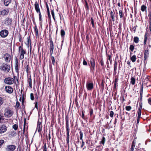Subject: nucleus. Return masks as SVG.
<instances>
[{
	"instance_id": "8fccbe9b",
	"label": "nucleus",
	"mask_w": 151,
	"mask_h": 151,
	"mask_svg": "<svg viewBox=\"0 0 151 151\" xmlns=\"http://www.w3.org/2000/svg\"><path fill=\"white\" fill-rule=\"evenodd\" d=\"M16 105L17 108H18L20 105V104L18 101L16 102Z\"/></svg>"
},
{
	"instance_id": "a18cd8bd",
	"label": "nucleus",
	"mask_w": 151,
	"mask_h": 151,
	"mask_svg": "<svg viewBox=\"0 0 151 151\" xmlns=\"http://www.w3.org/2000/svg\"><path fill=\"white\" fill-rule=\"evenodd\" d=\"M118 78L117 77L116 78L115 80L114 85H116V83L118 82Z\"/></svg>"
},
{
	"instance_id": "393cba45",
	"label": "nucleus",
	"mask_w": 151,
	"mask_h": 151,
	"mask_svg": "<svg viewBox=\"0 0 151 151\" xmlns=\"http://www.w3.org/2000/svg\"><path fill=\"white\" fill-rule=\"evenodd\" d=\"M136 56L134 55L131 57V60L133 62H134L136 61Z\"/></svg>"
},
{
	"instance_id": "c756f323",
	"label": "nucleus",
	"mask_w": 151,
	"mask_h": 151,
	"mask_svg": "<svg viewBox=\"0 0 151 151\" xmlns=\"http://www.w3.org/2000/svg\"><path fill=\"white\" fill-rule=\"evenodd\" d=\"M106 141V139L105 137H103L102 138V139L101 141L100 142V143H101L102 144H103V145H104V144L105 143V142Z\"/></svg>"
},
{
	"instance_id": "5fc2aeb1",
	"label": "nucleus",
	"mask_w": 151,
	"mask_h": 151,
	"mask_svg": "<svg viewBox=\"0 0 151 151\" xmlns=\"http://www.w3.org/2000/svg\"><path fill=\"white\" fill-rule=\"evenodd\" d=\"M35 107L37 109H38V106H37V102H36L35 104Z\"/></svg>"
},
{
	"instance_id": "bf43d9fd",
	"label": "nucleus",
	"mask_w": 151,
	"mask_h": 151,
	"mask_svg": "<svg viewBox=\"0 0 151 151\" xmlns=\"http://www.w3.org/2000/svg\"><path fill=\"white\" fill-rule=\"evenodd\" d=\"M101 65V66H103L104 65V63H103V61L102 60H101L100 61Z\"/></svg>"
},
{
	"instance_id": "4be33fe9",
	"label": "nucleus",
	"mask_w": 151,
	"mask_h": 151,
	"mask_svg": "<svg viewBox=\"0 0 151 151\" xmlns=\"http://www.w3.org/2000/svg\"><path fill=\"white\" fill-rule=\"evenodd\" d=\"M28 83L29 84V86L31 88H32V79L31 76H29V77H28Z\"/></svg>"
},
{
	"instance_id": "6ab92c4d",
	"label": "nucleus",
	"mask_w": 151,
	"mask_h": 151,
	"mask_svg": "<svg viewBox=\"0 0 151 151\" xmlns=\"http://www.w3.org/2000/svg\"><path fill=\"white\" fill-rule=\"evenodd\" d=\"M35 31V36L36 38L39 37L38 29H37V26L35 25L34 27Z\"/></svg>"
},
{
	"instance_id": "a211bd4d",
	"label": "nucleus",
	"mask_w": 151,
	"mask_h": 151,
	"mask_svg": "<svg viewBox=\"0 0 151 151\" xmlns=\"http://www.w3.org/2000/svg\"><path fill=\"white\" fill-rule=\"evenodd\" d=\"M69 131L66 132V141L68 146L69 145Z\"/></svg>"
},
{
	"instance_id": "774afa93",
	"label": "nucleus",
	"mask_w": 151,
	"mask_h": 151,
	"mask_svg": "<svg viewBox=\"0 0 151 151\" xmlns=\"http://www.w3.org/2000/svg\"><path fill=\"white\" fill-rule=\"evenodd\" d=\"M43 151H47L46 146H45V147L44 148Z\"/></svg>"
},
{
	"instance_id": "2eb2a0df",
	"label": "nucleus",
	"mask_w": 151,
	"mask_h": 151,
	"mask_svg": "<svg viewBox=\"0 0 151 151\" xmlns=\"http://www.w3.org/2000/svg\"><path fill=\"white\" fill-rule=\"evenodd\" d=\"M66 121V132L69 131V123H68V117L65 118Z\"/></svg>"
},
{
	"instance_id": "a19ab883",
	"label": "nucleus",
	"mask_w": 151,
	"mask_h": 151,
	"mask_svg": "<svg viewBox=\"0 0 151 151\" xmlns=\"http://www.w3.org/2000/svg\"><path fill=\"white\" fill-rule=\"evenodd\" d=\"M142 93H143V91H140V100H142Z\"/></svg>"
},
{
	"instance_id": "603ef678",
	"label": "nucleus",
	"mask_w": 151,
	"mask_h": 151,
	"mask_svg": "<svg viewBox=\"0 0 151 151\" xmlns=\"http://www.w3.org/2000/svg\"><path fill=\"white\" fill-rule=\"evenodd\" d=\"M135 146V143L134 141H133L131 147H134Z\"/></svg>"
},
{
	"instance_id": "c9c22d12",
	"label": "nucleus",
	"mask_w": 151,
	"mask_h": 151,
	"mask_svg": "<svg viewBox=\"0 0 151 151\" xmlns=\"http://www.w3.org/2000/svg\"><path fill=\"white\" fill-rule=\"evenodd\" d=\"M34 97L33 93L30 94V99L32 100H33L34 99Z\"/></svg>"
},
{
	"instance_id": "de8ad7c7",
	"label": "nucleus",
	"mask_w": 151,
	"mask_h": 151,
	"mask_svg": "<svg viewBox=\"0 0 151 151\" xmlns=\"http://www.w3.org/2000/svg\"><path fill=\"white\" fill-rule=\"evenodd\" d=\"M4 142V141L3 140H0V146L1 147Z\"/></svg>"
},
{
	"instance_id": "37998d69",
	"label": "nucleus",
	"mask_w": 151,
	"mask_h": 151,
	"mask_svg": "<svg viewBox=\"0 0 151 151\" xmlns=\"http://www.w3.org/2000/svg\"><path fill=\"white\" fill-rule=\"evenodd\" d=\"M93 113V110L92 109H91L90 111V115L91 116Z\"/></svg>"
},
{
	"instance_id": "338daca9",
	"label": "nucleus",
	"mask_w": 151,
	"mask_h": 151,
	"mask_svg": "<svg viewBox=\"0 0 151 151\" xmlns=\"http://www.w3.org/2000/svg\"><path fill=\"white\" fill-rule=\"evenodd\" d=\"M139 121V119H137V123L138 124Z\"/></svg>"
},
{
	"instance_id": "412c9836",
	"label": "nucleus",
	"mask_w": 151,
	"mask_h": 151,
	"mask_svg": "<svg viewBox=\"0 0 151 151\" xmlns=\"http://www.w3.org/2000/svg\"><path fill=\"white\" fill-rule=\"evenodd\" d=\"M110 15H111V17L112 19V20L113 21H114L115 20V18H114V14L115 13L114 12H113L112 11H111L110 13Z\"/></svg>"
},
{
	"instance_id": "09e8293b",
	"label": "nucleus",
	"mask_w": 151,
	"mask_h": 151,
	"mask_svg": "<svg viewBox=\"0 0 151 151\" xmlns=\"http://www.w3.org/2000/svg\"><path fill=\"white\" fill-rule=\"evenodd\" d=\"M148 103L151 105V98H149L148 99Z\"/></svg>"
},
{
	"instance_id": "49530a36",
	"label": "nucleus",
	"mask_w": 151,
	"mask_h": 151,
	"mask_svg": "<svg viewBox=\"0 0 151 151\" xmlns=\"http://www.w3.org/2000/svg\"><path fill=\"white\" fill-rule=\"evenodd\" d=\"M91 23L92 25V27H93L94 26V21L92 18H91Z\"/></svg>"
},
{
	"instance_id": "4468645a",
	"label": "nucleus",
	"mask_w": 151,
	"mask_h": 151,
	"mask_svg": "<svg viewBox=\"0 0 151 151\" xmlns=\"http://www.w3.org/2000/svg\"><path fill=\"white\" fill-rule=\"evenodd\" d=\"M12 20L9 18H7L5 20V23L7 25H10L12 23Z\"/></svg>"
},
{
	"instance_id": "9d476101",
	"label": "nucleus",
	"mask_w": 151,
	"mask_h": 151,
	"mask_svg": "<svg viewBox=\"0 0 151 151\" xmlns=\"http://www.w3.org/2000/svg\"><path fill=\"white\" fill-rule=\"evenodd\" d=\"M16 147L14 145H8L6 149L7 151H13L15 149Z\"/></svg>"
},
{
	"instance_id": "7c9ffc66",
	"label": "nucleus",
	"mask_w": 151,
	"mask_h": 151,
	"mask_svg": "<svg viewBox=\"0 0 151 151\" xmlns=\"http://www.w3.org/2000/svg\"><path fill=\"white\" fill-rule=\"evenodd\" d=\"M119 16L121 18L122 17L124 16V14L122 10L119 11Z\"/></svg>"
},
{
	"instance_id": "b1692460",
	"label": "nucleus",
	"mask_w": 151,
	"mask_h": 151,
	"mask_svg": "<svg viewBox=\"0 0 151 151\" xmlns=\"http://www.w3.org/2000/svg\"><path fill=\"white\" fill-rule=\"evenodd\" d=\"M11 2V0H4V4L5 6H8Z\"/></svg>"
},
{
	"instance_id": "f03ea898",
	"label": "nucleus",
	"mask_w": 151,
	"mask_h": 151,
	"mask_svg": "<svg viewBox=\"0 0 151 151\" xmlns=\"http://www.w3.org/2000/svg\"><path fill=\"white\" fill-rule=\"evenodd\" d=\"M19 51L20 53V55L19 56V59L22 60L24 58V55L26 53L25 50L23 49L22 46H20L19 47Z\"/></svg>"
},
{
	"instance_id": "5701e85b",
	"label": "nucleus",
	"mask_w": 151,
	"mask_h": 151,
	"mask_svg": "<svg viewBox=\"0 0 151 151\" xmlns=\"http://www.w3.org/2000/svg\"><path fill=\"white\" fill-rule=\"evenodd\" d=\"M147 7L145 5H142L141 6V10L143 12L146 11Z\"/></svg>"
},
{
	"instance_id": "72a5a7b5",
	"label": "nucleus",
	"mask_w": 151,
	"mask_h": 151,
	"mask_svg": "<svg viewBox=\"0 0 151 151\" xmlns=\"http://www.w3.org/2000/svg\"><path fill=\"white\" fill-rule=\"evenodd\" d=\"M125 109L126 110L130 111L132 109V107L130 106H126L125 107Z\"/></svg>"
},
{
	"instance_id": "ddd939ff",
	"label": "nucleus",
	"mask_w": 151,
	"mask_h": 151,
	"mask_svg": "<svg viewBox=\"0 0 151 151\" xmlns=\"http://www.w3.org/2000/svg\"><path fill=\"white\" fill-rule=\"evenodd\" d=\"M35 10L37 13H40V12L39 5L37 1H36L35 4Z\"/></svg>"
},
{
	"instance_id": "4c0bfd02",
	"label": "nucleus",
	"mask_w": 151,
	"mask_h": 151,
	"mask_svg": "<svg viewBox=\"0 0 151 151\" xmlns=\"http://www.w3.org/2000/svg\"><path fill=\"white\" fill-rule=\"evenodd\" d=\"M51 59L52 61V63L53 65H54L55 63V61L54 58V57L52 56L51 58Z\"/></svg>"
},
{
	"instance_id": "a878e982",
	"label": "nucleus",
	"mask_w": 151,
	"mask_h": 151,
	"mask_svg": "<svg viewBox=\"0 0 151 151\" xmlns=\"http://www.w3.org/2000/svg\"><path fill=\"white\" fill-rule=\"evenodd\" d=\"M26 71L27 73V75H30V71L29 70V66L28 65H27L26 67Z\"/></svg>"
},
{
	"instance_id": "f3484780",
	"label": "nucleus",
	"mask_w": 151,
	"mask_h": 151,
	"mask_svg": "<svg viewBox=\"0 0 151 151\" xmlns=\"http://www.w3.org/2000/svg\"><path fill=\"white\" fill-rule=\"evenodd\" d=\"M148 51L147 50H145L144 53V60L145 61L146 59L148 57Z\"/></svg>"
},
{
	"instance_id": "4d7b16f0",
	"label": "nucleus",
	"mask_w": 151,
	"mask_h": 151,
	"mask_svg": "<svg viewBox=\"0 0 151 151\" xmlns=\"http://www.w3.org/2000/svg\"><path fill=\"white\" fill-rule=\"evenodd\" d=\"M19 41L20 42H22V36L21 35H20L19 37Z\"/></svg>"
},
{
	"instance_id": "0eeeda50",
	"label": "nucleus",
	"mask_w": 151,
	"mask_h": 151,
	"mask_svg": "<svg viewBox=\"0 0 151 151\" xmlns=\"http://www.w3.org/2000/svg\"><path fill=\"white\" fill-rule=\"evenodd\" d=\"M90 63L91 65V70H94L95 66V60L94 59L92 58H91L90 60Z\"/></svg>"
},
{
	"instance_id": "473e14b6",
	"label": "nucleus",
	"mask_w": 151,
	"mask_h": 151,
	"mask_svg": "<svg viewBox=\"0 0 151 151\" xmlns=\"http://www.w3.org/2000/svg\"><path fill=\"white\" fill-rule=\"evenodd\" d=\"M12 128L15 130H17L18 129V126L17 124H14L13 125Z\"/></svg>"
},
{
	"instance_id": "cd10ccee",
	"label": "nucleus",
	"mask_w": 151,
	"mask_h": 151,
	"mask_svg": "<svg viewBox=\"0 0 151 151\" xmlns=\"http://www.w3.org/2000/svg\"><path fill=\"white\" fill-rule=\"evenodd\" d=\"M139 39L138 37H134V41L135 43H137L139 42Z\"/></svg>"
},
{
	"instance_id": "864d4df0",
	"label": "nucleus",
	"mask_w": 151,
	"mask_h": 151,
	"mask_svg": "<svg viewBox=\"0 0 151 151\" xmlns=\"http://www.w3.org/2000/svg\"><path fill=\"white\" fill-rule=\"evenodd\" d=\"M39 20L40 21H41L42 19H41V13H39Z\"/></svg>"
},
{
	"instance_id": "bb28decb",
	"label": "nucleus",
	"mask_w": 151,
	"mask_h": 151,
	"mask_svg": "<svg viewBox=\"0 0 151 151\" xmlns=\"http://www.w3.org/2000/svg\"><path fill=\"white\" fill-rule=\"evenodd\" d=\"M147 34L145 33L144 36V45H145L147 40Z\"/></svg>"
},
{
	"instance_id": "e2e57ef3",
	"label": "nucleus",
	"mask_w": 151,
	"mask_h": 151,
	"mask_svg": "<svg viewBox=\"0 0 151 151\" xmlns=\"http://www.w3.org/2000/svg\"><path fill=\"white\" fill-rule=\"evenodd\" d=\"M149 29L150 31L151 30V22H150V26H149Z\"/></svg>"
},
{
	"instance_id": "58836bf2",
	"label": "nucleus",
	"mask_w": 151,
	"mask_h": 151,
	"mask_svg": "<svg viewBox=\"0 0 151 151\" xmlns=\"http://www.w3.org/2000/svg\"><path fill=\"white\" fill-rule=\"evenodd\" d=\"M51 14L52 15V17L55 20L54 12V11L52 10L51 11Z\"/></svg>"
},
{
	"instance_id": "aec40b11",
	"label": "nucleus",
	"mask_w": 151,
	"mask_h": 151,
	"mask_svg": "<svg viewBox=\"0 0 151 151\" xmlns=\"http://www.w3.org/2000/svg\"><path fill=\"white\" fill-rule=\"evenodd\" d=\"M15 70L16 72L18 73V61L17 60L16 61L15 66Z\"/></svg>"
},
{
	"instance_id": "052dcab7",
	"label": "nucleus",
	"mask_w": 151,
	"mask_h": 151,
	"mask_svg": "<svg viewBox=\"0 0 151 151\" xmlns=\"http://www.w3.org/2000/svg\"><path fill=\"white\" fill-rule=\"evenodd\" d=\"M46 7H47V12H48V13H49V11H49V9L48 6L47 4V5H46Z\"/></svg>"
},
{
	"instance_id": "39448f33",
	"label": "nucleus",
	"mask_w": 151,
	"mask_h": 151,
	"mask_svg": "<svg viewBox=\"0 0 151 151\" xmlns=\"http://www.w3.org/2000/svg\"><path fill=\"white\" fill-rule=\"evenodd\" d=\"M14 81V79L11 78H6L4 80V82L8 84H12L13 83Z\"/></svg>"
},
{
	"instance_id": "6e6552de",
	"label": "nucleus",
	"mask_w": 151,
	"mask_h": 151,
	"mask_svg": "<svg viewBox=\"0 0 151 151\" xmlns=\"http://www.w3.org/2000/svg\"><path fill=\"white\" fill-rule=\"evenodd\" d=\"M4 59L5 61L7 63L9 62L11 59V56L8 53H6L4 55Z\"/></svg>"
},
{
	"instance_id": "c03bdc74",
	"label": "nucleus",
	"mask_w": 151,
	"mask_h": 151,
	"mask_svg": "<svg viewBox=\"0 0 151 151\" xmlns=\"http://www.w3.org/2000/svg\"><path fill=\"white\" fill-rule=\"evenodd\" d=\"M63 41H62V43L61 44V46H59V45H57V47L58 49H61L62 46L63 45Z\"/></svg>"
},
{
	"instance_id": "6e6d98bb",
	"label": "nucleus",
	"mask_w": 151,
	"mask_h": 151,
	"mask_svg": "<svg viewBox=\"0 0 151 151\" xmlns=\"http://www.w3.org/2000/svg\"><path fill=\"white\" fill-rule=\"evenodd\" d=\"M142 107V103H141L140 105V106L139 108V109L141 110Z\"/></svg>"
},
{
	"instance_id": "2f4dec72",
	"label": "nucleus",
	"mask_w": 151,
	"mask_h": 151,
	"mask_svg": "<svg viewBox=\"0 0 151 151\" xmlns=\"http://www.w3.org/2000/svg\"><path fill=\"white\" fill-rule=\"evenodd\" d=\"M131 82L133 85H134L135 83V79L132 77L131 78Z\"/></svg>"
},
{
	"instance_id": "f257e3e1",
	"label": "nucleus",
	"mask_w": 151,
	"mask_h": 151,
	"mask_svg": "<svg viewBox=\"0 0 151 151\" xmlns=\"http://www.w3.org/2000/svg\"><path fill=\"white\" fill-rule=\"evenodd\" d=\"M13 111L11 110L9 107L5 108L4 115L5 117L9 118L10 117L13 115Z\"/></svg>"
},
{
	"instance_id": "1a4fd4ad",
	"label": "nucleus",
	"mask_w": 151,
	"mask_h": 151,
	"mask_svg": "<svg viewBox=\"0 0 151 151\" xmlns=\"http://www.w3.org/2000/svg\"><path fill=\"white\" fill-rule=\"evenodd\" d=\"M6 127L4 125H0V134L4 133L6 131Z\"/></svg>"
},
{
	"instance_id": "7ed1b4c3",
	"label": "nucleus",
	"mask_w": 151,
	"mask_h": 151,
	"mask_svg": "<svg viewBox=\"0 0 151 151\" xmlns=\"http://www.w3.org/2000/svg\"><path fill=\"white\" fill-rule=\"evenodd\" d=\"M0 68L5 72H8L10 69V66L9 65L3 64L0 66Z\"/></svg>"
},
{
	"instance_id": "69168bd1",
	"label": "nucleus",
	"mask_w": 151,
	"mask_h": 151,
	"mask_svg": "<svg viewBox=\"0 0 151 151\" xmlns=\"http://www.w3.org/2000/svg\"><path fill=\"white\" fill-rule=\"evenodd\" d=\"M37 127L39 128V129L40 128V124H39V123H38V124H37Z\"/></svg>"
},
{
	"instance_id": "20e7f679",
	"label": "nucleus",
	"mask_w": 151,
	"mask_h": 151,
	"mask_svg": "<svg viewBox=\"0 0 151 151\" xmlns=\"http://www.w3.org/2000/svg\"><path fill=\"white\" fill-rule=\"evenodd\" d=\"M8 33L9 32L7 30L4 29L0 32V35L1 37L4 38L7 36Z\"/></svg>"
},
{
	"instance_id": "680f3d73",
	"label": "nucleus",
	"mask_w": 151,
	"mask_h": 151,
	"mask_svg": "<svg viewBox=\"0 0 151 151\" xmlns=\"http://www.w3.org/2000/svg\"><path fill=\"white\" fill-rule=\"evenodd\" d=\"M82 117L84 119V113L83 112V111H82Z\"/></svg>"
},
{
	"instance_id": "13d9d810",
	"label": "nucleus",
	"mask_w": 151,
	"mask_h": 151,
	"mask_svg": "<svg viewBox=\"0 0 151 151\" xmlns=\"http://www.w3.org/2000/svg\"><path fill=\"white\" fill-rule=\"evenodd\" d=\"M141 110L140 109H138V115H141Z\"/></svg>"
},
{
	"instance_id": "3c124183",
	"label": "nucleus",
	"mask_w": 151,
	"mask_h": 151,
	"mask_svg": "<svg viewBox=\"0 0 151 151\" xmlns=\"http://www.w3.org/2000/svg\"><path fill=\"white\" fill-rule=\"evenodd\" d=\"M83 64L84 65H87V63L86 61L84 60L83 62Z\"/></svg>"
},
{
	"instance_id": "423d86ee",
	"label": "nucleus",
	"mask_w": 151,
	"mask_h": 151,
	"mask_svg": "<svg viewBox=\"0 0 151 151\" xmlns=\"http://www.w3.org/2000/svg\"><path fill=\"white\" fill-rule=\"evenodd\" d=\"M86 87L88 90H91L93 88V83L92 82H90L89 81H87L86 84Z\"/></svg>"
},
{
	"instance_id": "79ce46f5",
	"label": "nucleus",
	"mask_w": 151,
	"mask_h": 151,
	"mask_svg": "<svg viewBox=\"0 0 151 151\" xmlns=\"http://www.w3.org/2000/svg\"><path fill=\"white\" fill-rule=\"evenodd\" d=\"M25 124H26V119H25L24 120V128H23V132L24 133V131H25Z\"/></svg>"
},
{
	"instance_id": "e433bc0d",
	"label": "nucleus",
	"mask_w": 151,
	"mask_h": 151,
	"mask_svg": "<svg viewBox=\"0 0 151 151\" xmlns=\"http://www.w3.org/2000/svg\"><path fill=\"white\" fill-rule=\"evenodd\" d=\"M3 98L0 97V106L3 104Z\"/></svg>"
},
{
	"instance_id": "c85d7f7f",
	"label": "nucleus",
	"mask_w": 151,
	"mask_h": 151,
	"mask_svg": "<svg viewBox=\"0 0 151 151\" xmlns=\"http://www.w3.org/2000/svg\"><path fill=\"white\" fill-rule=\"evenodd\" d=\"M65 34V32L64 30L63 29H62L60 31V35L62 37H63Z\"/></svg>"
},
{
	"instance_id": "f8f14e48",
	"label": "nucleus",
	"mask_w": 151,
	"mask_h": 151,
	"mask_svg": "<svg viewBox=\"0 0 151 151\" xmlns=\"http://www.w3.org/2000/svg\"><path fill=\"white\" fill-rule=\"evenodd\" d=\"M50 52L51 55L53 53L54 50V44L52 40L50 41Z\"/></svg>"
},
{
	"instance_id": "0e129e2a",
	"label": "nucleus",
	"mask_w": 151,
	"mask_h": 151,
	"mask_svg": "<svg viewBox=\"0 0 151 151\" xmlns=\"http://www.w3.org/2000/svg\"><path fill=\"white\" fill-rule=\"evenodd\" d=\"M134 148V147H131V148L130 149H131L130 151H133Z\"/></svg>"
},
{
	"instance_id": "9b49d317",
	"label": "nucleus",
	"mask_w": 151,
	"mask_h": 151,
	"mask_svg": "<svg viewBox=\"0 0 151 151\" xmlns=\"http://www.w3.org/2000/svg\"><path fill=\"white\" fill-rule=\"evenodd\" d=\"M5 89L6 91L9 93H12L13 91V88L9 86H6Z\"/></svg>"
},
{
	"instance_id": "ea45409f",
	"label": "nucleus",
	"mask_w": 151,
	"mask_h": 151,
	"mask_svg": "<svg viewBox=\"0 0 151 151\" xmlns=\"http://www.w3.org/2000/svg\"><path fill=\"white\" fill-rule=\"evenodd\" d=\"M114 114V112L111 111H110V116L111 117H113V115Z\"/></svg>"
},
{
	"instance_id": "dca6fc26",
	"label": "nucleus",
	"mask_w": 151,
	"mask_h": 151,
	"mask_svg": "<svg viewBox=\"0 0 151 151\" xmlns=\"http://www.w3.org/2000/svg\"><path fill=\"white\" fill-rule=\"evenodd\" d=\"M79 133L80 135V139L81 140H82V144L81 146V147L82 148L83 147L85 143L83 141V133L81 131H80L79 132Z\"/></svg>"
},
{
	"instance_id": "f704fd0d",
	"label": "nucleus",
	"mask_w": 151,
	"mask_h": 151,
	"mask_svg": "<svg viewBox=\"0 0 151 151\" xmlns=\"http://www.w3.org/2000/svg\"><path fill=\"white\" fill-rule=\"evenodd\" d=\"M134 49V47L133 45H130L129 47V49L131 52H132L133 51Z\"/></svg>"
}]
</instances>
